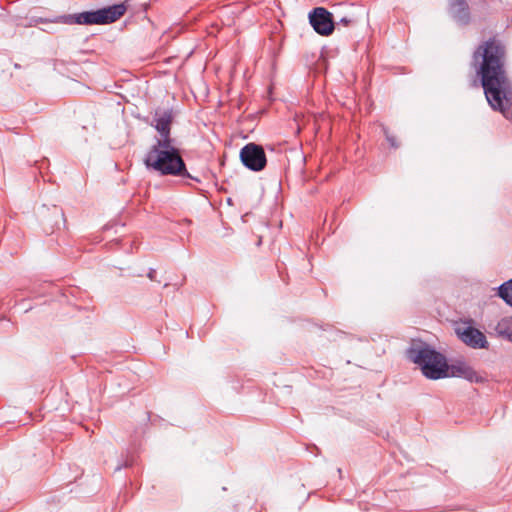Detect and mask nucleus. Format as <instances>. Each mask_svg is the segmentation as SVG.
Returning <instances> with one entry per match:
<instances>
[{"label":"nucleus","mask_w":512,"mask_h":512,"mask_svg":"<svg viewBox=\"0 0 512 512\" xmlns=\"http://www.w3.org/2000/svg\"><path fill=\"white\" fill-rule=\"evenodd\" d=\"M505 48L495 39L480 45L473 53V63L479 64L477 74L481 78L484 94L490 107L509 118L512 106V84L505 68Z\"/></svg>","instance_id":"nucleus-1"},{"label":"nucleus","mask_w":512,"mask_h":512,"mask_svg":"<svg viewBox=\"0 0 512 512\" xmlns=\"http://www.w3.org/2000/svg\"><path fill=\"white\" fill-rule=\"evenodd\" d=\"M144 164L148 170L162 176H181L200 181L187 171L180 151L174 145V140H155L144 157Z\"/></svg>","instance_id":"nucleus-2"},{"label":"nucleus","mask_w":512,"mask_h":512,"mask_svg":"<svg viewBox=\"0 0 512 512\" xmlns=\"http://www.w3.org/2000/svg\"><path fill=\"white\" fill-rule=\"evenodd\" d=\"M407 357L417 364L423 375L432 380L447 377L448 363L443 354L426 343H419L407 350Z\"/></svg>","instance_id":"nucleus-3"},{"label":"nucleus","mask_w":512,"mask_h":512,"mask_svg":"<svg viewBox=\"0 0 512 512\" xmlns=\"http://www.w3.org/2000/svg\"><path fill=\"white\" fill-rule=\"evenodd\" d=\"M124 3L114 4L96 11H85L78 14L60 17L66 24L105 25L120 19L126 12Z\"/></svg>","instance_id":"nucleus-4"},{"label":"nucleus","mask_w":512,"mask_h":512,"mask_svg":"<svg viewBox=\"0 0 512 512\" xmlns=\"http://www.w3.org/2000/svg\"><path fill=\"white\" fill-rule=\"evenodd\" d=\"M240 160L246 168L254 172L263 170L267 163L263 147L252 142L241 149Z\"/></svg>","instance_id":"nucleus-5"},{"label":"nucleus","mask_w":512,"mask_h":512,"mask_svg":"<svg viewBox=\"0 0 512 512\" xmlns=\"http://www.w3.org/2000/svg\"><path fill=\"white\" fill-rule=\"evenodd\" d=\"M309 22L313 29L322 36L330 35L335 23L332 14L324 7H316L309 13Z\"/></svg>","instance_id":"nucleus-6"},{"label":"nucleus","mask_w":512,"mask_h":512,"mask_svg":"<svg viewBox=\"0 0 512 512\" xmlns=\"http://www.w3.org/2000/svg\"><path fill=\"white\" fill-rule=\"evenodd\" d=\"M173 117V111L171 109L157 108L155 110L150 125L155 128L160 135L156 140H174L171 137Z\"/></svg>","instance_id":"nucleus-7"},{"label":"nucleus","mask_w":512,"mask_h":512,"mask_svg":"<svg viewBox=\"0 0 512 512\" xmlns=\"http://www.w3.org/2000/svg\"><path fill=\"white\" fill-rule=\"evenodd\" d=\"M459 338L468 346L480 349L487 348L488 342L486 336L478 329L468 326L464 328H457L456 330Z\"/></svg>","instance_id":"nucleus-8"},{"label":"nucleus","mask_w":512,"mask_h":512,"mask_svg":"<svg viewBox=\"0 0 512 512\" xmlns=\"http://www.w3.org/2000/svg\"><path fill=\"white\" fill-rule=\"evenodd\" d=\"M447 377H458L468 380L469 382H483L484 378L465 362H456L448 365Z\"/></svg>","instance_id":"nucleus-9"},{"label":"nucleus","mask_w":512,"mask_h":512,"mask_svg":"<svg viewBox=\"0 0 512 512\" xmlns=\"http://www.w3.org/2000/svg\"><path fill=\"white\" fill-rule=\"evenodd\" d=\"M450 13L461 24H466L469 21V7L465 0H452Z\"/></svg>","instance_id":"nucleus-10"},{"label":"nucleus","mask_w":512,"mask_h":512,"mask_svg":"<svg viewBox=\"0 0 512 512\" xmlns=\"http://www.w3.org/2000/svg\"><path fill=\"white\" fill-rule=\"evenodd\" d=\"M495 332L499 337L512 342V317L501 318L495 326Z\"/></svg>","instance_id":"nucleus-11"},{"label":"nucleus","mask_w":512,"mask_h":512,"mask_svg":"<svg viewBox=\"0 0 512 512\" xmlns=\"http://www.w3.org/2000/svg\"><path fill=\"white\" fill-rule=\"evenodd\" d=\"M498 295L510 306H512V279L504 282L498 288Z\"/></svg>","instance_id":"nucleus-12"},{"label":"nucleus","mask_w":512,"mask_h":512,"mask_svg":"<svg viewBox=\"0 0 512 512\" xmlns=\"http://www.w3.org/2000/svg\"><path fill=\"white\" fill-rule=\"evenodd\" d=\"M385 134H386V139L389 142V144L391 145V147L397 148L398 147V143L396 142L395 137L389 135L387 132Z\"/></svg>","instance_id":"nucleus-13"},{"label":"nucleus","mask_w":512,"mask_h":512,"mask_svg":"<svg viewBox=\"0 0 512 512\" xmlns=\"http://www.w3.org/2000/svg\"><path fill=\"white\" fill-rule=\"evenodd\" d=\"M352 22L351 19L347 18V17H343L340 19L339 22L335 23V25H339V24H342L344 26H348L350 23Z\"/></svg>","instance_id":"nucleus-14"},{"label":"nucleus","mask_w":512,"mask_h":512,"mask_svg":"<svg viewBox=\"0 0 512 512\" xmlns=\"http://www.w3.org/2000/svg\"><path fill=\"white\" fill-rule=\"evenodd\" d=\"M155 275H156V270L155 269H150L147 276L150 280L154 281L155 280Z\"/></svg>","instance_id":"nucleus-15"},{"label":"nucleus","mask_w":512,"mask_h":512,"mask_svg":"<svg viewBox=\"0 0 512 512\" xmlns=\"http://www.w3.org/2000/svg\"><path fill=\"white\" fill-rule=\"evenodd\" d=\"M37 22H39V23H45V22H47V19L39 18V19L37 20Z\"/></svg>","instance_id":"nucleus-16"}]
</instances>
